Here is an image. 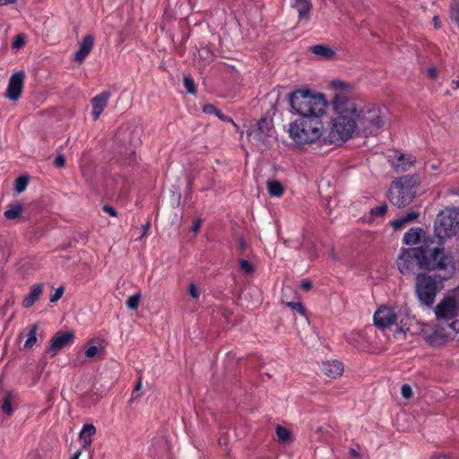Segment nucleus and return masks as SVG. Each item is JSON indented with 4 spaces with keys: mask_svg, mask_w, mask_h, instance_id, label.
<instances>
[{
    "mask_svg": "<svg viewBox=\"0 0 459 459\" xmlns=\"http://www.w3.org/2000/svg\"><path fill=\"white\" fill-rule=\"evenodd\" d=\"M424 237L425 231L420 227H414L405 232L403 241L407 246H414L419 244Z\"/></svg>",
    "mask_w": 459,
    "mask_h": 459,
    "instance_id": "nucleus-20",
    "label": "nucleus"
},
{
    "mask_svg": "<svg viewBox=\"0 0 459 459\" xmlns=\"http://www.w3.org/2000/svg\"><path fill=\"white\" fill-rule=\"evenodd\" d=\"M333 105L337 116L332 121V126L326 137V144H341L351 139L355 134H359L356 120V104L347 97L337 96Z\"/></svg>",
    "mask_w": 459,
    "mask_h": 459,
    "instance_id": "nucleus-1",
    "label": "nucleus"
},
{
    "mask_svg": "<svg viewBox=\"0 0 459 459\" xmlns=\"http://www.w3.org/2000/svg\"><path fill=\"white\" fill-rule=\"evenodd\" d=\"M351 454L356 455H357V452L354 450V449H351Z\"/></svg>",
    "mask_w": 459,
    "mask_h": 459,
    "instance_id": "nucleus-60",
    "label": "nucleus"
},
{
    "mask_svg": "<svg viewBox=\"0 0 459 459\" xmlns=\"http://www.w3.org/2000/svg\"><path fill=\"white\" fill-rule=\"evenodd\" d=\"M148 229H149V224H146V225L144 226V231H147V230H148Z\"/></svg>",
    "mask_w": 459,
    "mask_h": 459,
    "instance_id": "nucleus-59",
    "label": "nucleus"
},
{
    "mask_svg": "<svg viewBox=\"0 0 459 459\" xmlns=\"http://www.w3.org/2000/svg\"><path fill=\"white\" fill-rule=\"evenodd\" d=\"M25 74L23 71L14 73L11 75L4 96L10 100H18L24 87Z\"/></svg>",
    "mask_w": 459,
    "mask_h": 459,
    "instance_id": "nucleus-13",
    "label": "nucleus"
},
{
    "mask_svg": "<svg viewBox=\"0 0 459 459\" xmlns=\"http://www.w3.org/2000/svg\"><path fill=\"white\" fill-rule=\"evenodd\" d=\"M401 394L405 399H411L413 395L411 387L408 384H404L401 387Z\"/></svg>",
    "mask_w": 459,
    "mask_h": 459,
    "instance_id": "nucleus-36",
    "label": "nucleus"
},
{
    "mask_svg": "<svg viewBox=\"0 0 459 459\" xmlns=\"http://www.w3.org/2000/svg\"><path fill=\"white\" fill-rule=\"evenodd\" d=\"M194 186V178H188L186 182V190L191 193Z\"/></svg>",
    "mask_w": 459,
    "mask_h": 459,
    "instance_id": "nucleus-49",
    "label": "nucleus"
},
{
    "mask_svg": "<svg viewBox=\"0 0 459 459\" xmlns=\"http://www.w3.org/2000/svg\"><path fill=\"white\" fill-rule=\"evenodd\" d=\"M421 256V246L402 248L396 259L397 269L404 276L414 274L416 269L422 270Z\"/></svg>",
    "mask_w": 459,
    "mask_h": 459,
    "instance_id": "nucleus-9",
    "label": "nucleus"
},
{
    "mask_svg": "<svg viewBox=\"0 0 459 459\" xmlns=\"http://www.w3.org/2000/svg\"><path fill=\"white\" fill-rule=\"evenodd\" d=\"M75 339L74 333L71 331H58L48 342L46 352L56 356L63 348L74 343Z\"/></svg>",
    "mask_w": 459,
    "mask_h": 459,
    "instance_id": "nucleus-12",
    "label": "nucleus"
},
{
    "mask_svg": "<svg viewBox=\"0 0 459 459\" xmlns=\"http://www.w3.org/2000/svg\"><path fill=\"white\" fill-rule=\"evenodd\" d=\"M29 183V178L24 176L18 177L15 179L14 188L18 193H22L26 189Z\"/></svg>",
    "mask_w": 459,
    "mask_h": 459,
    "instance_id": "nucleus-31",
    "label": "nucleus"
},
{
    "mask_svg": "<svg viewBox=\"0 0 459 459\" xmlns=\"http://www.w3.org/2000/svg\"><path fill=\"white\" fill-rule=\"evenodd\" d=\"M267 191L272 197H281L284 194V186L278 180H268L267 181Z\"/></svg>",
    "mask_w": 459,
    "mask_h": 459,
    "instance_id": "nucleus-25",
    "label": "nucleus"
},
{
    "mask_svg": "<svg viewBox=\"0 0 459 459\" xmlns=\"http://www.w3.org/2000/svg\"><path fill=\"white\" fill-rule=\"evenodd\" d=\"M437 17H435V18H434V21H435V27H436V28H438V27H439V25H438V22H437Z\"/></svg>",
    "mask_w": 459,
    "mask_h": 459,
    "instance_id": "nucleus-56",
    "label": "nucleus"
},
{
    "mask_svg": "<svg viewBox=\"0 0 459 459\" xmlns=\"http://www.w3.org/2000/svg\"><path fill=\"white\" fill-rule=\"evenodd\" d=\"M218 108L212 104H205L203 106V112L205 114L216 115Z\"/></svg>",
    "mask_w": 459,
    "mask_h": 459,
    "instance_id": "nucleus-42",
    "label": "nucleus"
},
{
    "mask_svg": "<svg viewBox=\"0 0 459 459\" xmlns=\"http://www.w3.org/2000/svg\"><path fill=\"white\" fill-rule=\"evenodd\" d=\"M440 276L420 272L414 278L415 295L421 305L431 307L436 300L437 293L444 288V282Z\"/></svg>",
    "mask_w": 459,
    "mask_h": 459,
    "instance_id": "nucleus-5",
    "label": "nucleus"
},
{
    "mask_svg": "<svg viewBox=\"0 0 459 459\" xmlns=\"http://www.w3.org/2000/svg\"><path fill=\"white\" fill-rule=\"evenodd\" d=\"M23 207L21 204H9L4 212V216L7 220H16L21 217Z\"/></svg>",
    "mask_w": 459,
    "mask_h": 459,
    "instance_id": "nucleus-26",
    "label": "nucleus"
},
{
    "mask_svg": "<svg viewBox=\"0 0 459 459\" xmlns=\"http://www.w3.org/2000/svg\"><path fill=\"white\" fill-rule=\"evenodd\" d=\"M274 128L266 118H261L248 133V137L253 144L261 151H265L271 147L274 139Z\"/></svg>",
    "mask_w": 459,
    "mask_h": 459,
    "instance_id": "nucleus-10",
    "label": "nucleus"
},
{
    "mask_svg": "<svg viewBox=\"0 0 459 459\" xmlns=\"http://www.w3.org/2000/svg\"><path fill=\"white\" fill-rule=\"evenodd\" d=\"M276 436L281 443H287L290 439V430L281 425L276 427Z\"/></svg>",
    "mask_w": 459,
    "mask_h": 459,
    "instance_id": "nucleus-28",
    "label": "nucleus"
},
{
    "mask_svg": "<svg viewBox=\"0 0 459 459\" xmlns=\"http://www.w3.org/2000/svg\"><path fill=\"white\" fill-rule=\"evenodd\" d=\"M434 230L440 240L455 236L459 231V209L446 207L440 211L434 222Z\"/></svg>",
    "mask_w": 459,
    "mask_h": 459,
    "instance_id": "nucleus-7",
    "label": "nucleus"
},
{
    "mask_svg": "<svg viewBox=\"0 0 459 459\" xmlns=\"http://www.w3.org/2000/svg\"><path fill=\"white\" fill-rule=\"evenodd\" d=\"M17 0H0V6H4L8 4H13L16 3Z\"/></svg>",
    "mask_w": 459,
    "mask_h": 459,
    "instance_id": "nucleus-52",
    "label": "nucleus"
},
{
    "mask_svg": "<svg viewBox=\"0 0 459 459\" xmlns=\"http://www.w3.org/2000/svg\"><path fill=\"white\" fill-rule=\"evenodd\" d=\"M287 306L290 307L292 310L299 313L300 315H305V307L300 302H288Z\"/></svg>",
    "mask_w": 459,
    "mask_h": 459,
    "instance_id": "nucleus-35",
    "label": "nucleus"
},
{
    "mask_svg": "<svg viewBox=\"0 0 459 459\" xmlns=\"http://www.w3.org/2000/svg\"><path fill=\"white\" fill-rule=\"evenodd\" d=\"M82 362L80 360V355L78 356V358L76 359H74L72 361V364L74 366V367H77L79 366L80 364H82Z\"/></svg>",
    "mask_w": 459,
    "mask_h": 459,
    "instance_id": "nucleus-53",
    "label": "nucleus"
},
{
    "mask_svg": "<svg viewBox=\"0 0 459 459\" xmlns=\"http://www.w3.org/2000/svg\"><path fill=\"white\" fill-rule=\"evenodd\" d=\"M322 370L324 374L331 378H337L343 372L342 363L333 359L323 363Z\"/></svg>",
    "mask_w": 459,
    "mask_h": 459,
    "instance_id": "nucleus-18",
    "label": "nucleus"
},
{
    "mask_svg": "<svg viewBox=\"0 0 459 459\" xmlns=\"http://www.w3.org/2000/svg\"><path fill=\"white\" fill-rule=\"evenodd\" d=\"M94 45V38L92 35H86L82 43L80 44L79 49L74 54V61L81 64L91 53Z\"/></svg>",
    "mask_w": 459,
    "mask_h": 459,
    "instance_id": "nucleus-16",
    "label": "nucleus"
},
{
    "mask_svg": "<svg viewBox=\"0 0 459 459\" xmlns=\"http://www.w3.org/2000/svg\"><path fill=\"white\" fill-rule=\"evenodd\" d=\"M309 51L316 56H321L324 59H331L335 54L333 48L322 44L310 47Z\"/></svg>",
    "mask_w": 459,
    "mask_h": 459,
    "instance_id": "nucleus-23",
    "label": "nucleus"
},
{
    "mask_svg": "<svg viewBox=\"0 0 459 459\" xmlns=\"http://www.w3.org/2000/svg\"><path fill=\"white\" fill-rule=\"evenodd\" d=\"M1 410L4 414L7 416H11L13 412L12 408V394L11 393H6L4 395L2 404H1Z\"/></svg>",
    "mask_w": 459,
    "mask_h": 459,
    "instance_id": "nucleus-27",
    "label": "nucleus"
},
{
    "mask_svg": "<svg viewBox=\"0 0 459 459\" xmlns=\"http://www.w3.org/2000/svg\"><path fill=\"white\" fill-rule=\"evenodd\" d=\"M437 319L453 320L459 315V305L454 296H445L435 307Z\"/></svg>",
    "mask_w": 459,
    "mask_h": 459,
    "instance_id": "nucleus-11",
    "label": "nucleus"
},
{
    "mask_svg": "<svg viewBox=\"0 0 459 459\" xmlns=\"http://www.w3.org/2000/svg\"><path fill=\"white\" fill-rule=\"evenodd\" d=\"M387 212V205L385 204L374 207L370 210V214L372 216H383Z\"/></svg>",
    "mask_w": 459,
    "mask_h": 459,
    "instance_id": "nucleus-34",
    "label": "nucleus"
},
{
    "mask_svg": "<svg viewBox=\"0 0 459 459\" xmlns=\"http://www.w3.org/2000/svg\"><path fill=\"white\" fill-rule=\"evenodd\" d=\"M421 247L423 271L436 272L433 274L440 276L442 280H450L454 277L456 262L455 255L450 249H446L441 243L436 247L423 245Z\"/></svg>",
    "mask_w": 459,
    "mask_h": 459,
    "instance_id": "nucleus-3",
    "label": "nucleus"
},
{
    "mask_svg": "<svg viewBox=\"0 0 459 459\" xmlns=\"http://www.w3.org/2000/svg\"><path fill=\"white\" fill-rule=\"evenodd\" d=\"M416 160L412 155L400 153L395 156L393 161V168L396 172H405L410 169L415 163Z\"/></svg>",
    "mask_w": 459,
    "mask_h": 459,
    "instance_id": "nucleus-17",
    "label": "nucleus"
},
{
    "mask_svg": "<svg viewBox=\"0 0 459 459\" xmlns=\"http://www.w3.org/2000/svg\"><path fill=\"white\" fill-rule=\"evenodd\" d=\"M98 352L99 348L97 346H90L85 350L84 354L87 358L92 359L98 354Z\"/></svg>",
    "mask_w": 459,
    "mask_h": 459,
    "instance_id": "nucleus-40",
    "label": "nucleus"
},
{
    "mask_svg": "<svg viewBox=\"0 0 459 459\" xmlns=\"http://www.w3.org/2000/svg\"><path fill=\"white\" fill-rule=\"evenodd\" d=\"M25 44L24 38L22 35L16 36L15 39L12 43L13 48H20Z\"/></svg>",
    "mask_w": 459,
    "mask_h": 459,
    "instance_id": "nucleus-41",
    "label": "nucleus"
},
{
    "mask_svg": "<svg viewBox=\"0 0 459 459\" xmlns=\"http://www.w3.org/2000/svg\"><path fill=\"white\" fill-rule=\"evenodd\" d=\"M374 324L381 329L388 328L397 322V315L394 308L381 307L374 314Z\"/></svg>",
    "mask_w": 459,
    "mask_h": 459,
    "instance_id": "nucleus-14",
    "label": "nucleus"
},
{
    "mask_svg": "<svg viewBox=\"0 0 459 459\" xmlns=\"http://www.w3.org/2000/svg\"><path fill=\"white\" fill-rule=\"evenodd\" d=\"M201 225H202V220L201 219L195 220L192 226V231H194L195 233L198 232L201 228Z\"/></svg>",
    "mask_w": 459,
    "mask_h": 459,
    "instance_id": "nucleus-46",
    "label": "nucleus"
},
{
    "mask_svg": "<svg viewBox=\"0 0 459 459\" xmlns=\"http://www.w3.org/2000/svg\"><path fill=\"white\" fill-rule=\"evenodd\" d=\"M288 133L294 146L300 150L314 143L326 144V137H323L324 125L320 117H299L290 123Z\"/></svg>",
    "mask_w": 459,
    "mask_h": 459,
    "instance_id": "nucleus-2",
    "label": "nucleus"
},
{
    "mask_svg": "<svg viewBox=\"0 0 459 459\" xmlns=\"http://www.w3.org/2000/svg\"><path fill=\"white\" fill-rule=\"evenodd\" d=\"M313 287V283L311 281L309 280H303L300 283V288L301 290H303L304 291H308L312 289Z\"/></svg>",
    "mask_w": 459,
    "mask_h": 459,
    "instance_id": "nucleus-44",
    "label": "nucleus"
},
{
    "mask_svg": "<svg viewBox=\"0 0 459 459\" xmlns=\"http://www.w3.org/2000/svg\"><path fill=\"white\" fill-rule=\"evenodd\" d=\"M110 98L109 91H102L91 99L92 112L91 116L94 121H97L105 109Z\"/></svg>",
    "mask_w": 459,
    "mask_h": 459,
    "instance_id": "nucleus-15",
    "label": "nucleus"
},
{
    "mask_svg": "<svg viewBox=\"0 0 459 459\" xmlns=\"http://www.w3.org/2000/svg\"><path fill=\"white\" fill-rule=\"evenodd\" d=\"M215 116L218 117L221 121H231V118L223 114L220 109L217 110Z\"/></svg>",
    "mask_w": 459,
    "mask_h": 459,
    "instance_id": "nucleus-48",
    "label": "nucleus"
},
{
    "mask_svg": "<svg viewBox=\"0 0 459 459\" xmlns=\"http://www.w3.org/2000/svg\"><path fill=\"white\" fill-rule=\"evenodd\" d=\"M238 249L240 251V254L241 255H244L245 253V250L247 248V244H246V241L242 238H239L238 239Z\"/></svg>",
    "mask_w": 459,
    "mask_h": 459,
    "instance_id": "nucleus-45",
    "label": "nucleus"
},
{
    "mask_svg": "<svg viewBox=\"0 0 459 459\" xmlns=\"http://www.w3.org/2000/svg\"><path fill=\"white\" fill-rule=\"evenodd\" d=\"M102 210L106 213L109 214L112 217H117V211L114 207H112V206H110L108 204H104L102 206Z\"/></svg>",
    "mask_w": 459,
    "mask_h": 459,
    "instance_id": "nucleus-43",
    "label": "nucleus"
},
{
    "mask_svg": "<svg viewBox=\"0 0 459 459\" xmlns=\"http://www.w3.org/2000/svg\"><path fill=\"white\" fill-rule=\"evenodd\" d=\"M37 326L34 325L32 326L30 331H29V333H28V337H27V340L24 343V347L27 348V349H30L32 348L36 342H37Z\"/></svg>",
    "mask_w": 459,
    "mask_h": 459,
    "instance_id": "nucleus-29",
    "label": "nucleus"
},
{
    "mask_svg": "<svg viewBox=\"0 0 459 459\" xmlns=\"http://www.w3.org/2000/svg\"><path fill=\"white\" fill-rule=\"evenodd\" d=\"M449 328L454 330L455 333L459 332V320L453 319L452 322L448 325Z\"/></svg>",
    "mask_w": 459,
    "mask_h": 459,
    "instance_id": "nucleus-47",
    "label": "nucleus"
},
{
    "mask_svg": "<svg viewBox=\"0 0 459 459\" xmlns=\"http://www.w3.org/2000/svg\"><path fill=\"white\" fill-rule=\"evenodd\" d=\"M291 6L297 10L299 21H308L310 18V12L312 4L310 0H293Z\"/></svg>",
    "mask_w": 459,
    "mask_h": 459,
    "instance_id": "nucleus-19",
    "label": "nucleus"
},
{
    "mask_svg": "<svg viewBox=\"0 0 459 459\" xmlns=\"http://www.w3.org/2000/svg\"><path fill=\"white\" fill-rule=\"evenodd\" d=\"M142 387V383H141V380H139L136 387L134 388V390L133 391V394H132V396L134 398H137L138 397V394H136Z\"/></svg>",
    "mask_w": 459,
    "mask_h": 459,
    "instance_id": "nucleus-50",
    "label": "nucleus"
},
{
    "mask_svg": "<svg viewBox=\"0 0 459 459\" xmlns=\"http://www.w3.org/2000/svg\"><path fill=\"white\" fill-rule=\"evenodd\" d=\"M141 293L137 292L134 295L130 296L126 301V307L131 310H136L139 307Z\"/></svg>",
    "mask_w": 459,
    "mask_h": 459,
    "instance_id": "nucleus-30",
    "label": "nucleus"
},
{
    "mask_svg": "<svg viewBox=\"0 0 459 459\" xmlns=\"http://www.w3.org/2000/svg\"><path fill=\"white\" fill-rule=\"evenodd\" d=\"M291 108L300 117H321L327 108L323 94H312L309 91L297 90L290 99Z\"/></svg>",
    "mask_w": 459,
    "mask_h": 459,
    "instance_id": "nucleus-4",
    "label": "nucleus"
},
{
    "mask_svg": "<svg viewBox=\"0 0 459 459\" xmlns=\"http://www.w3.org/2000/svg\"><path fill=\"white\" fill-rule=\"evenodd\" d=\"M453 82L455 83V85H456L457 88L459 87V82L458 81H454Z\"/></svg>",
    "mask_w": 459,
    "mask_h": 459,
    "instance_id": "nucleus-57",
    "label": "nucleus"
},
{
    "mask_svg": "<svg viewBox=\"0 0 459 459\" xmlns=\"http://www.w3.org/2000/svg\"><path fill=\"white\" fill-rule=\"evenodd\" d=\"M356 120L359 133L365 135L377 134L385 123L380 109L373 106L363 109L356 107Z\"/></svg>",
    "mask_w": 459,
    "mask_h": 459,
    "instance_id": "nucleus-8",
    "label": "nucleus"
},
{
    "mask_svg": "<svg viewBox=\"0 0 459 459\" xmlns=\"http://www.w3.org/2000/svg\"><path fill=\"white\" fill-rule=\"evenodd\" d=\"M240 269L247 274H251L254 272V267L250 262L245 259L238 261Z\"/></svg>",
    "mask_w": 459,
    "mask_h": 459,
    "instance_id": "nucleus-33",
    "label": "nucleus"
},
{
    "mask_svg": "<svg viewBox=\"0 0 459 459\" xmlns=\"http://www.w3.org/2000/svg\"><path fill=\"white\" fill-rule=\"evenodd\" d=\"M43 292V284L37 283L32 285L30 292L24 297L22 306L26 308L32 307L39 299Z\"/></svg>",
    "mask_w": 459,
    "mask_h": 459,
    "instance_id": "nucleus-21",
    "label": "nucleus"
},
{
    "mask_svg": "<svg viewBox=\"0 0 459 459\" xmlns=\"http://www.w3.org/2000/svg\"><path fill=\"white\" fill-rule=\"evenodd\" d=\"M418 185L417 175L408 174L395 179L389 187V201L397 207L407 206L414 199Z\"/></svg>",
    "mask_w": 459,
    "mask_h": 459,
    "instance_id": "nucleus-6",
    "label": "nucleus"
},
{
    "mask_svg": "<svg viewBox=\"0 0 459 459\" xmlns=\"http://www.w3.org/2000/svg\"><path fill=\"white\" fill-rule=\"evenodd\" d=\"M183 84L188 93L194 94L196 91L195 84L192 77L184 76Z\"/></svg>",
    "mask_w": 459,
    "mask_h": 459,
    "instance_id": "nucleus-32",
    "label": "nucleus"
},
{
    "mask_svg": "<svg viewBox=\"0 0 459 459\" xmlns=\"http://www.w3.org/2000/svg\"><path fill=\"white\" fill-rule=\"evenodd\" d=\"M53 164L56 168H64L65 165V158L64 154L57 155L53 160Z\"/></svg>",
    "mask_w": 459,
    "mask_h": 459,
    "instance_id": "nucleus-39",
    "label": "nucleus"
},
{
    "mask_svg": "<svg viewBox=\"0 0 459 459\" xmlns=\"http://www.w3.org/2000/svg\"><path fill=\"white\" fill-rule=\"evenodd\" d=\"M419 216L420 213L418 212L411 211L407 212L404 216L392 221L390 223L394 230H401L406 223L417 220Z\"/></svg>",
    "mask_w": 459,
    "mask_h": 459,
    "instance_id": "nucleus-22",
    "label": "nucleus"
},
{
    "mask_svg": "<svg viewBox=\"0 0 459 459\" xmlns=\"http://www.w3.org/2000/svg\"><path fill=\"white\" fill-rule=\"evenodd\" d=\"M338 83L340 84V86L343 87L345 85V83L343 82H338Z\"/></svg>",
    "mask_w": 459,
    "mask_h": 459,
    "instance_id": "nucleus-58",
    "label": "nucleus"
},
{
    "mask_svg": "<svg viewBox=\"0 0 459 459\" xmlns=\"http://www.w3.org/2000/svg\"><path fill=\"white\" fill-rule=\"evenodd\" d=\"M429 74L434 78L436 75H437V72H436V69L435 68H429Z\"/></svg>",
    "mask_w": 459,
    "mask_h": 459,
    "instance_id": "nucleus-54",
    "label": "nucleus"
},
{
    "mask_svg": "<svg viewBox=\"0 0 459 459\" xmlns=\"http://www.w3.org/2000/svg\"><path fill=\"white\" fill-rule=\"evenodd\" d=\"M65 291L64 287H59L56 290L55 293L50 296L49 301L54 303L61 299Z\"/></svg>",
    "mask_w": 459,
    "mask_h": 459,
    "instance_id": "nucleus-38",
    "label": "nucleus"
},
{
    "mask_svg": "<svg viewBox=\"0 0 459 459\" xmlns=\"http://www.w3.org/2000/svg\"><path fill=\"white\" fill-rule=\"evenodd\" d=\"M188 294L190 297L195 300H197L200 297V292L197 289V286L195 282H191L188 287Z\"/></svg>",
    "mask_w": 459,
    "mask_h": 459,
    "instance_id": "nucleus-37",
    "label": "nucleus"
},
{
    "mask_svg": "<svg viewBox=\"0 0 459 459\" xmlns=\"http://www.w3.org/2000/svg\"><path fill=\"white\" fill-rule=\"evenodd\" d=\"M431 459H452L449 455L445 454L435 455L431 457Z\"/></svg>",
    "mask_w": 459,
    "mask_h": 459,
    "instance_id": "nucleus-51",
    "label": "nucleus"
},
{
    "mask_svg": "<svg viewBox=\"0 0 459 459\" xmlns=\"http://www.w3.org/2000/svg\"><path fill=\"white\" fill-rule=\"evenodd\" d=\"M96 434V428L92 424H84L80 432V437L82 440L83 446L86 447L91 444V437Z\"/></svg>",
    "mask_w": 459,
    "mask_h": 459,
    "instance_id": "nucleus-24",
    "label": "nucleus"
},
{
    "mask_svg": "<svg viewBox=\"0 0 459 459\" xmlns=\"http://www.w3.org/2000/svg\"><path fill=\"white\" fill-rule=\"evenodd\" d=\"M82 455V452L81 451H76L71 457L70 459H79L80 455Z\"/></svg>",
    "mask_w": 459,
    "mask_h": 459,
    "instance_id": "nucleus-55",
    "label": "nucleus"
}]
</instances>
